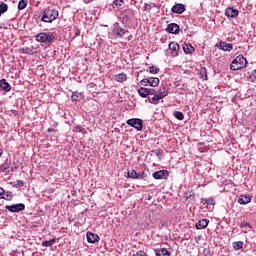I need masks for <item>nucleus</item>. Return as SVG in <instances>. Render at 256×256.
I'll return each instance as SVG.
<instances>
[{"label":"nucleus","mask_w":256,"mask_h":256,"mask_svg":"<svg viewBox=\"0 0 256 256\" xmlns=\"http://www.w3.org/2000/svg\"><path fill=\"white\" fill-rule=\"evenodd\" d=\"M173 115L176 119H178V121H183L185 119V115H183V112L174 111Z\"/></svg>","instance_id":"b1692460"},{"label":"nucleus","mask_w":256,"mask_h":256,"mask_svg":"<svg viewBox=\"0 0 256 256\" xmlns=\"http://www.w3.org/2000/svg\"><path fill=\"white\" fill-rule=\"evenodd\" d=\"M141 85H143L144 87H147V85H149V78H144L140 81Z\"/></svg>","instance_id":"c9c22d12"},{"label":"nucleus","mask_w":256,"mask_h":256,"mask_svg":"<svg viewBox=\"0 0 256 256\" xmlns=\"http://www.w3.org/2000/svg\"><path fill=\"white\" fill-rule=\"evenodd\" d=\"M201 203H203V205H207V198H202Z\"/></svg>","instance_id":"79ce46f5"},{"label":"nucleus","mask_w":256,"mask_h":256,"mask_svg":"<svg viewBox=\"0 0 256 256\" xmlns=\"http://www.w3.org/2000/svg\"><path fill=\"white\" fill-rule=\"evenodd\" d=\"M0 155H3V150L2 149H0Z\"/></svg>","instance_id":"37998d69"},{"label":"nucleus","mask_w":256,"mask_h":256,"mask_svg":"<svg viewBox=\"0 0 256 256\" xmlns=\"http://www.w3.org/2000/svg\"><path fill=\"white\" fill-rule=\"evenodd\" d=\"M225 15L226 17H231V18L237 17L239 15V10L233 7H228L225 10Z\"/></svg>","instance_id":"4468645a"},{"label":"nucleus","mask_w":256,"mask_h":256,"mask_svg":"<svg viewBox=\"0 0 256 256\" xmlns=\"http://www.w3.org/2000/svg\"><path fill=\"white\" fill-rule=\"evenodd\" d=\"M0 90L6 91V93H9V91H11V84H9V82H7L6 79H1L0 80Z\"/></svg>","instance_id":"dca6fc26"},{"label":"nucleus","mask_w":256,"mask_h":256,"mask_svg":"<svg viewBox=\"0 0 256 256\" xmlns=\"http://www.w3.org/2000/svg\"><path fill=\"white\" fill-rule=\"evenodd\" d=\"M169 49H170V51H172L173 57H177V55H179V49H180V47H179V44H178V43H176V42H171V43L169 44Z\"/></svg>","instance_id":"2eb2a0df"},{"label":"nucleus","mask_w":256,"mask_h":256,"mask_svg":"<svg viewBox=\"0 0 256 256\" xmlns=\"http://www.w3.org/2000/svg\"><path fill=\"white\" fill-rule=\"evenodd\" d=\"M148 95H157V91L153 88H147Z\"/></svg>","instance_id":"4c0bfd02"},{"label":"nucleus","mask_w":256,"mask_h":256,"mask_svg":"<svg viewBox=\"0 0 256 256\" xmlns=\"http://www.w3.org/2000/svg\"><path fill=\"white\" fill-rule=\"evenodd\" d=\"M183 51L184 53L191 55V53L195 52V48L191 44L185 43L183 44Z\"/></svg>","instance_id":"6ab92c4d"},{"label":"nucleus","mask_w":256,"mask_h":256,"mask_svg":"<svg viewBox=\"0 0 256 256\" xmlns=\"http://www.w3.org/2000/svg\"><path fill=\"white\" fill-rule=\"evenodd\" d=\"M4 194H5V189L0 187V197H3Z\"/></svg>","instance_id":"ea45409f"},{"label":"nucleus","mask_w":256,"mask_h":256,"mask_svg":"<svg viewBox=\"0 0 256 256\" xmlns=\"http://www.w3.org/2000/svg\"><path fill=\"white\" fill-rule=\"evenodd\" d=\"M166 31H168V33H171L172 35H177V33H179L180 31V27L177 23H170Z\"/></svg>","instance_id":"f8f14e48"},{"label":"nucleus","mask_w":256,"mask_h":256,"mask_svg":"<svg viewBox=\"0 0 256 256\" xmlns=\"http://www.w3.org/2000/svg\"><path fill=\"white\" fill-rule=\"evenodd\" d=\"M155 255L156 256H171L169 251H167V249H165V248H161V249L156 250Z\"/></svg>","instance_id":"aec40b11"},{"label":"nucleus","mask_w":256,"mask_h":256,"mask_svg":"<svg viewBox=\"0 0 256 256\" xmlns=\"http://www.w3.org/2000/svg\"><path fill=\"white\" fill-rule=\"evenodd\" d=\"M138 94L140 95V97H143L145 99V97H149L148 94V90L147 88L141 87L140 89H138Z\"/></svg>","instance_id":"4be33fe9"},{"label":"nucleus","mask_w":256,"mask_h":256,"mask_svg":"<svg viewBox=\"0 0 256 256\" xmlns=\"http://www.w3.org/2000/svg\"><path fill=\"white\" fill-rule=\"evenodd\" d=\"M216 47L218 49H220L221 51H228V52L233 51V44L227 43V42H224V41H220L219 43H217Z\"/></svg>","instance_id":"6e6552de"},{"label":"nucleus","mask_w":256,"mask_h":256,"mask_svg":"<svg viewBox=\"0 0 256 256\" xmlns=\"http://www.w3.org/2000/svg\"><path fill=\"white\" fill-rule=\"evenodd\" d=\"M20 53H23L24 55H33V49L29 47L21 48Z\"/></svg>","instance_id":"393cba45"},{"label":"nucleus","mask_w":256,"mask_h":256,"mask_svg":"<svg viewBox=\"0 0 256 256\" xmlns=\"http://www.w3.org/2000/svg\"><path fill=\"white\" fill-rule=\"evenodd\" d=\"M128 179H145V172L137 173L135 170H130L127 172Z\"/></svg>","instance_id":"1a4fd4ad"},{"label":"nucleus","mask_w":256,"mask_h":256,"mask_svg":"<svg viewBox=\"0 0 256 256\" xmlns=\"http://www.w3.org/2000/svg\"><path fill=\"white\" fill-rule=\"evenodd\" d=\"M240 227H241V229H247V227H248V229L252 228L251 224H249V223H241Z\"/></svg>","instance_id":"e433bc0d"},{"label":"nucleus","mask_w":256,"mask_h":256,"mask_svg":"<svg viewBox=\"0 0 256 256\" xmlns=\"http://www.w3.org/2000/svg\"><path fill=\"white\" fill-rule=\"evenodd\" d=\"M27 7V0H20L18 3V9L19 11H23Z\"/></svg>","instance_id":"7c9ffc66"},{"label":"nucleus","mask_w":256,"mask_h":256,"mask_svg":"<svg viewBox=\"0 0 256 256\" xmlns=\"http://www.w3.org/2000/svg\"><path fill=\"white\" fill-rule=\"evenodd\" d=\"M167 95H169L167 88H160L159 91H157L156 94L150 99V103H153V105H157V103H159L161 99H165Z\"/></svg>","instance_id":"39448f33"},{"label":"nucleus","mask_w":256,"mask_h":256,"mask_svg":"<svg viewBox=\"0 0 256 256\" xmlns=\"http://www.w3.org/2000/svg\"><path fill=\"white\" fill-rule=\"evenodd\" d=\"M76 131H78V133H81L83 131V127L76 126Z\"/></svg>","instance_id":"58836bf2"},{"label":"nucleus","mask_w":256,"mask_h":256,"mask_svg":"<svg viewBox=\"0 0 256 256\" xmlns=\"http://www.w3.org/2000/svg\"><path fill=\"white\" fill-rule=\"evenodd\" d=\"M233 249L235 251H239V249H243V241L234 242Z\"/></svg>","instance_id":"c85d7f7f"},{"label":"nucleus","mask_w":256,"mask_h":256,"mask_svg":"<svg viewBox=\"0 0 256 256\" xmlns=\"http://www.w3.org/2000/svg\"><path fill=\"white\" fill-rule=\"evenodd\" d=\"M23 185H25V182H23V180H17L16 182H14V187H23Z\"/></svg>","instance_id":"72a5a7b5"},{"label":"nucleus","mask_w":256,"mask_h":256,"mask_svg":"<svg viewBox=\"0 0 256 256\" xmlns=\"http://www.w3.org/2000/svg\"><path fill=\"white\" fill-rule=\"evenodd\" d=\"M244 67H247V59L243 55L237 56L230 65L232 71H239L244 69Z\"/></svg>","instance_id":"f03ea898"},{"label":"nucleus","mask_w":256,"mask_h":256,"mask_svg":"<svg viewBox=\"0 0 256 256\" xmlns=\"http://www.w3.org/2000/svg\"><path fill=\"white\" fill-rule=\"evenodd\" d=\"M9 9V6L5 3L0 4V17L3 15V13H7V10Z\"/></svg>","instance_id":"c756f323"},{"label":"nucleus","mask_w":256,"mask_h":256,"mask_svg":"<svg viewBox=\"0 0 256 256\" xmlns=\"http://www.w3.org/2000/svg\"><path fill=\"white\" fill-rule=\"evenodd\" d=\"M116 81H118V83H123L127 81V75H125L124 73L118 74L116 76Z\"/></svg>","instance_id":"5701e85b"},{"label":"nucleus","mask_w":256,"mask_h":256,"mask_svg":"<svg viewBox=\"0 0 256 256\" xmlns=\"http://www.w3.org/2000/svg\"><path fill=\"white\" fill-rule=\"evenodd\" d=\"M55 238L46 240L42 242V247H52V245L55 243Z\"/></svg>","instance_id":"a878e982"},{"label":"nucleus","mask_w":256,"mask_h":256,"mask_svg":"<svg viewBox=\"0 0 256 256\" xmlns=\"http://www.w3.org/2000/svg\"><path fill=\"white\" fill-rule=\"evenodd\" d=\"M0 199H5V201H11V199H13V194L11 192H7L3 196H1Z\"/></svg>","instance_id":"2f4dec72"},{"label":"nucleus","mask_w":256,"mask_h":256,"mask_svg":"<svg viewBox=\"0 0 256 256\" xmlns=\"http://www.w3.org/2000/svg\"><path fill=\"white\" fill-rule=\"evenodd\" d=\"M86 237H87V241H88V243H99V241H100V237H99V235H97V234H95V233H93V232H88L87 234H86Z\"/></svg>","instance_id":"9b49d317"},{"label":"nucleus","mask_w":256,"mask_h":256,"mask_svg":"<svg viewBox=\"0 0 256 256\" xmlns=\"http://www.w3.org/2000/svg\"><path fill=\"white\" fill-rule=\"evenodd\" d=\"M206 205H215V199L210 197L206 200Z\"/></svg>","instance_id":"f704fd0d"},{"label":"nucleus","mask_w":256,"mask_h":256,"mask_svg":"<svg viewBox=\"0 0 256 256\" xmlns=\"http://www.w3.org/2000/svg\"><path fill=\"white\" fill-rule=\"evenodd\" d=\"M172 13H176V15H181L185 13V5L183 4H176L171 8Z\"/></svg>","instance_id":"ddd939ff"},{"label":"nucleus","mask_w":256,"mask_h":256,"mask_svg":"<svg viewBox=\"0 0 256 256\" xmlns=\"http://www.w3.org/2000/svg\"><path fill=\"white\" fill-rule=\"evenodd\" d=\"M58 17L59 11L55 10V8L48 7L44 10L41 21L44 23H53Z\"/></svg>","instance_id":"f257e3e1"},{"label":"nucleus","mask_w":256,"mask_h":256,"mask_svg":"<svg viewBox=\"0 0 256 256\" xmlns=\"http://www.w3.org/2000/svg\"><path fill=\"white\" fill-rule=\"evenodd\" d=\"M126 123L136 129L137 131H143V120L140 118H131L126 121Z\"/></svg>","instance_id":"423d86ee"},{"label":"nucleus","mask_w":256,"mask_h":256,"mask_svg":"<svg viewBox=\"0 0 256 256\" xmlns=\"http://www.w3.org/2000/svg\"><path fill=\"white\" fill-rule=\"evenodd\" d=\"M207 225H209V220L208 219L199 220L196 223V229H206Z\"/></svg>","instance_id":"a211bd4d"},{"label":"nucleus","mask_w":256,"mask_h":256,"mask_svg":"<svg viewBox=\"0 0 256 256\" xmlns=\"http://www.w3.org/2000/svg\"><path fill=\"white\" fill-rule=\"evenodd\" d=\"M136 256H145V252L139 251V252H137Z\"/></svg>","instance_id":"a19ab883"},{"label":"nucleus","mask_w":256,"mask_h":256,"mask_svg":"<svg viewBox=\"0 0 256 256\" xmlns=\"http://www.w3.org/2000/svg\"><path fill=\"white\" fill-rule=\"evenodd\" d=\"M238 203L240 205H247L248 203H251V197L246 196V195H241L238 198Z\"/></svg>","instance_id":"f3484780"},{"label":"nucleus","mask_w":256,"mask_h":256,"mask_svg":"<svg viewBox=\"0 0 256 256\" xmlns=\"http://www.w3.org/2000/svg\"><path fill=\"white\" fill-rule=\"evenodd\" d=\"M36 41L39 43H53L55 35L47 32H40L36 35Z\"/></svg>","instance_id":"7ed1b4c3"},{"label":"nucleus","mask_w":256,"mask_h":256,"mask_svg":"<svg viewBox=\"0 0 256 256\" xmlns=\"http://www.w3.org/2000/svg\"><path fill=\"white\" fill-rule=\"evenodd\" d=\"M148 73H151L152 75H157L159 73V68L155 66H150L147 68Z\"/></svg>","instance_id":"cd10ccee"},{"label":"nucleus","mask_w":256,"mask_h":256,"mask_svg":"<svg viewBox=\"0 0 256 256\" xmlns=\"http://www.w3.org/2000/svg\"><path fill=\"white\" fill-rule=\"evenodd\" d=\"M150 87H157L159 85V78H149Z\"/></svg>","instance_id":"bb28decb"},{"label":"nucleus","mask_w":256,"mask_h":256,"mask_svg":"<svg viewBox=\"0 0 256 256\" xmlns=\"http://www.w3.org/2000/svg\"><path fill=\"white\" fill-rule=\"evenodd\" d=\"M154 179H167L169 172L167 170H159L152 174Z\"/></svg>","instance_id":"9d476101"},{"label":"nucleus","mask_w":256,"mask_h":256,"mask_svg":"<svg viewBox=\"0 0 256 256\" xmlns=\"http://www.w3.org/2000/svg\"><path fill=\"white\" fill-rule=\"evenodd\" d=\"M5 209H7V211H10V213H21V211H25V204L19 203L6 205Z\"/></svg>","instance_id":"0eeeda50"},{"label":"nucleus","mask_w":256,"mask_h":256,"mask_svg":"<svg viewBox=\"0 0 256 256\" xmlns=\"http://www.w3.org/2000/svg\"><path fill=\"white\" fill-rule=\"evenodd\" d=\"M113 34L115 35V37L119 38V39H123L125 37H129V30L120 27L119 23H115L113 25Z\"/></svg>","instance_id":"20e7f679"},{"label":"nucleus","mask_w":256,"mask_h":256,"mask_svg":"<svg viewBox=\"0 0 256 256\" xmlns=\"http://www.w3.org/2000/svg\"><path fill=\"white\" fill-rule=\"evenodd\" d=\"M9 169H11V171H13V167H11V164L4 163L0 166V173H5V171H9Z\"/></svg>","instance_id":"412c9836"},{"label":"nucleus","mask_w":256,"mask_h":256,"mask_svg":"<svg viewBox=\"0 0 256 256\" xmlns=\"http://www.w3.org/2000/svg\"><path fill=\"white\" fill-rule=\"evenodd\" d=\"M123 3H124L123 0H115V1L113 2V4L115 5V7H116L117 9H119V8L123 5Z\"/></svg>","instance_id":"473e14b6"}]
</instances>
